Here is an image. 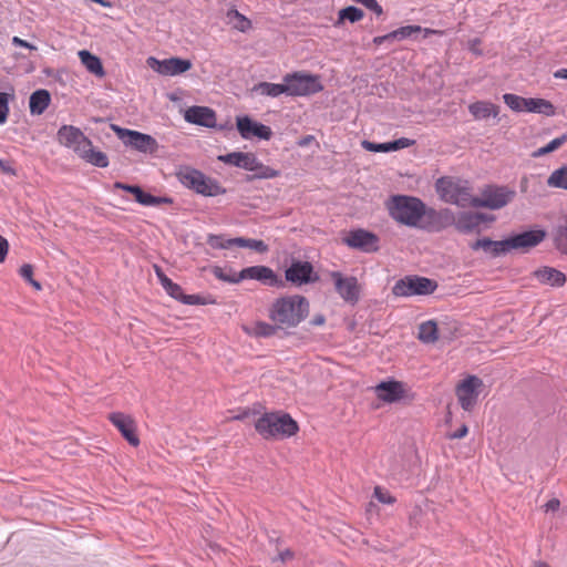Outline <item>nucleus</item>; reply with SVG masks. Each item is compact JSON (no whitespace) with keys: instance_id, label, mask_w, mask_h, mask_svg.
<instances>
[{"instance_id":"nucleus-45","label":"nucleus","mask_w":567,"mask_h":567,"mask_svg":"<svg viewBox=\"0 0 567 567\" xmlns=\"http://www.w3.org/2000/svg\"><path fill=\"white\" fill-rule=\"evenodd\" d=\"M184 305H213L215 300L209 296H200V295H184L182 300Z\"/></svg>"},{"instance_id":"nucleus-19","label":"nucleus","mask_w":567,"mask_h":567,"mask_svg":"<svg viewBox=\"0 0 567 567\" xmlns=\"http://www.w3.org/2000/svg\"><path fill=\"white\" fill-rule=\"evenodd\" d=\"M109 420L131 445L137 446L140 444V439L136 435L135 422L130 415L121 412H113L109 415Z\"/></svg>"},{"instance_id":"nucleus-2","label":"nucleus","mask_w":567,"mask_h":567,"mask_svg":"<svg viewBox=\"0 0 567 567\" xmlns=\"http://www.w3.org/2000/svg\"><path fill=\"white\" fill-rule=\"evenodd\" d=\"M257 433L265 440H284L293 436L298 423L285 412L264 413L255 423Z\"/></svg>"},{"instance_id":"nucleus-51","label":"nucleus","mask_w":567,"mask_h":567,"mask_svg":"<svg viewBox=\"0 0 567 567\" xmlns=\"http://www.w3.org/2000/svg\"><path fill=\"white\" fill-rule=\"evenodd\" d=\"M362 147L369 152L374 153H389L388 144L386 143H374L370 141H363Z\"/></svg>"},{"instance_id":"nucleus-35","label":"nucleus","mask_w":567,"mask_h":567,"mask_svg":"<svg viewBox=\"0 0 567 567\" xmlns=\"http://www.w3.org/2000/svg\"><path fill=\"white\" fill-rule=\"evenodd\" d=\"M254 92H257L261 95L278 97L281 94H286L285 83H270V82H260L252 87Z\"/></svg>"},{"instance_id":"nucleus-18","label":"nucleus","mask_w":567,"mask_h":567,"mask_svg":"<svg viewBox=\"0 0 567 567\" xmlns=\"http://www.w3.org/2000/svg\"><path fill=\"white\" fill-rule=\"evenodd\" d=\"M114 187L117 189H123L125 192H128L134 195L135 200L146 207H154L158 206L161 204H172L173 199L171 197H158L154 196L150 193H145L140 186L137 185H128L124 184L122 182H116L114 184Z\"/></svg>"},{"instance_id":"nucleus-36","label":"nucleus","mask_w":567,"mask_h":567,"mask_svg":"<svg viewBox=\"0 0 567 567\" xmlns=\"http://www.w3.org/2000/svg\"><path fill=\"white\" fill-rule=\"evenodd\" d=\"M228 22L233 24V27L240 31L246 32L251 28V22L248 18L241 14L237 9L233 8L227 11Z\"/></svg>"},{"instance_id":"nucleus-52","label":"nucleus","mask_w":567,"mask_h":567,"mask_svg":"<svg viewBox=\"0 0 567 567\" xmlns=\"http://www.w3.org/2000/svg\"><path fill=\"white\" fill-rule=\"evenodd\" d=\"M567 142V134H564L559 137H556L554 140H551L547 145H546V150L551 153L554 151H556L557 148H559L563 144H565Z\"/></svg>"},{"instance_id":"nucleus-43","label":"nucleus","mask_w":567,"mask_h":567,"mask_svg":"<svg viewBox=\"0 0 567 567\" xmlns=\"http://www.w3.org/2000/svg\"><path fill=\"white\" fill-rule=\"evenodd\" d=\"M254 166L256 167L251 172H255V177L257 178H275L279 175L278 171L267 165H264L261 162L258 161V158H256V164Z\"/></svg>"},{"instance_id":"nucleus-64","label":"nucleus","mask_w":567,"mask_h":567,"mask_svg":"<svg viewBox=\"0 0 567 567\" xmlns=\"http://www.w3.org/2000/svg\"><path fill=\"white\" fill-rule=\"evenodd\" d=\"M549 152L546 150V145L538 148L536 152H535V156H542V155H545V154H548Z\"/></svg>"},{"instance_id":"nucleus-38","label":"nucleus","mask_w":567,"mask_h":567,"mask_svg":"<svg viewBox=\"0 0 567 567\" xmlns=\"http://www.w3.org/2000/svg\"><path fill=\"white\" fill-rule=\"evenodd\" d=\"M235 246L240 248H249L259 254H265L269 249L268 245L264 240L244 237H236Z\"/></svg>"},{"instance_id":"nucleus-7","label":"nucleus","mask_w":567,"mask_h":567,"mask_svg":"<svg viewBox=\"0 0 567 567\" xmlns=\"http://www.w3.org/2000/svg\"><path fill=\"white\" fill-rule=\"evenodd\" d=\"M437 288L433 279L416 275L405 276L399 279L392 287V293L396 297L427 296Z\"/></svg>"},{"instance_id":"nucleus-9","label":"nucleus","mask_w":567,"mask_h":567,"mask_svg":"<svg viewBox=\"0 0 567 567\" xmlns=\"http://www.w3.org/2000/svg\"><path fill=\"white\" fill-rule=\"evenodd\" d=\"M482 386L483 381L476 375H468L457 384L455 392L463 410L472 411L474 409Z\"/></svg>"},{"instance_id":"nucleus-34","label":"nucleus","mask_w":567,"mask_h":567,"mask_svg":"<svg viewBox=\"0 0 567 567\" xmlns=\"http://www.w3.org/2000/svg\"><path fill=\"white\" fill-rule=\"evenodd\" d=\"M417 338L423 343H434L439 339L437 324L433 320H427L419 326Z\"/></svg>"},{"instance_id":"nucleus-61","label":"nucleus","mask_w":567,"mask_h":567,"mask_svg":"<svg viewBox=\"0 0 567 567\" xmlns=\"http://www.w3.org/2000/svg\"><path fill=\"white\" fill-rule=\"evenodd\" d=\"M0 171H2L6 174L16 175V171L12 168V166L0 158Z\"/></svg>"},{"instance_id":"nucleus-25","label":"nucleus","mask_w":567,"mask_h":567,"mask_svg":"<svg viewBox=\"0 0 567 567\" xmlns=\"http://www.w3.org/2000/svg\"><path fill=\"white\" fill-rule=\"evenodd\" d=\"M257 156L254 153L231 152L218 157L225 164L233 165L246 171H252L256 166Z\"/></svg>"},{"instance_id":"nucleus-53","label":"nucleus","mask_w":567,"mask_h":567,"mask_svg":"<svg viewBox=\"0 0 567 567\" xmlns=\"http://www.w3.org/2000/svg\"><path fill=\"white\" fill-rule=\"evenodd\" d=\"M155 274L162 285L163 288L171 285L173 281L163 272L162 268L158 266H155Z\"/></svg>"},{"instance_id":"nucleus-28","label":"nucleus","mask_w":567,"mask_h":567,"mask_svg":"<svg viewBox=\"0 0 567 567\" xmlns=\"http://www.w3.org/2000/svg\"><path fill=\"white\" fill-rule=\"evenodd\" d=\"M78 155L83 158L85 162L96 166V167H107L109 158L105 153L101 151H96L93 147L92 142L89 140V146H85L83 151H80Z\"/></svg>"},{"instance_id":"nucleus-27","label":"nucleus","mask_w":567,"mask_h":567,"mask_svg":"<svg viewBox=\"0 0 567 567\" xmlns=\"http://www.w3.org/2000/svg\"><path fill=\"white\" fill-rule=\"evenodd\" d=\"M468 112L475 120H486L491 116L496 117L499 107L488 101H477L468 105Z\"/></svg>"},{"instance_id":"nucleus-24","label":"nucleus","mask_w":567,"mask_h":567,"mask_svg":"<svg viewBox=\"0 0 567 567\" xmlns=\"http://www.w3.org/2000/svg\"><path fill=\"white\" fill-rule=\"evenodd\" d=\"M377 395L384 402H398L404 396L403 383L399 381H383L375 386Z\"/></svg>"},{"instance_id":"nucleus-33","label":"nucleus","mask_w":567,"mask_h":567,"mask_svg":"<svg viewBox=\"0 0 567 567\" xmlns=\"http://www.w3.org/2000/svg\"><path fill=\"white\" fill-rule=\"evenodd\" d=\"M526 111L543 114L546 116L555 115V106L551 104V102L544 99L528 97Z\"/></svg>"},{"instance_id":"nucleus-40","label":"nucleus","mask_w":567,"mask_h":567,"mask_svg":"<svg viewBox=\"0 0 567 567\" xmlns=\"http://www.w3.org/2000/svg\"><path fill=\"white\" fill-rule=\"evenodd\" d=\"M505 104L515 112L526 111L527 99L513 93H506L503 95Z\"/></svg>"},{"instance_id":"nucleus-44","label":"nucleus","mask_w":567,"mask_h":567,"mask_svg":"<svg viewBox=\"0 0 567 567\" xmlns=\"http://www.w3.org/2000/svg\"><path fill=\"white\" fill-rule=\"evenodd\" d=\"M514 250L511 237L505 238L503 240H494V246H492V255L494 257L505 255Z\"/></svg>"},{"instance_id":"nucleus-57","label":"nucleus","mask_w":567,"mask_h":567,"mask_svg":"<svg viewBox=\"0 0 567 567\" xmlns=\"http://www.w3.org/2000/svg\"><path fill=\"white\" fill-rule=\"evenodd\" d=\"M560 506V502L559 499L557 498H551L549 499L545 505H544V509L546 513H549V512H556L558 511Z\"/></svg>"},{"instance_id":"nucleus-4","label":"nucleus","mask_w":567,"mask_h":567,"mask_svg":"<svg viewBox=\"0 0 567 567\" xmlns=\"http://www.w3.org/2000/svg\"><path fill=\"white\" fill-rule=\"evenodd\" d=\"M388 210L398 223L417 228L422 221L424 203L414 196L394 195L388 203Z\"/></svg>"},{"instance_id":"nucleus-12","label":"nucleus","mask_w":567,"mask_h":567,"mask_svg":"<svg viewBox=\"0 0 567 567\" xmlns=\"http://www.w3.org/2000/svg\"><path fill=\"white\" fill-rule=\"evenodd\" d=\"M146 62L153 71L164 76L179 75L192 68V62L189 60L175 56L164 60L150 56Z\"/></svg>"},{"instance_id":"nucleus-10","label":"nucleus","mask_w":567,"mask_h":567,"mask_svg":"<svg viewBox=\"0 0 567 567\" xmlns=\"http://www.w3.org/2000/svg\"><path fill=\"white\" fill-rule=\"evenodd\" d=\"M454 223V213L449 208L434 209L424 204L422 221L417 228L429 231H440L452 226Z\"/></svg>"},{"instance_id":"nucleus-60","label":"nucleus","mask_w":567,"mask_h":567,"mask_svg":"<svg viewBox=\"0 0 567 567\" xmlns=\"http://www.w3.org/2000/svg\"><path fill=\"white\" fill-rule=\"evenodd\" d=\"M365 8H368L369 10H371L372 12H374L377 16H381L383 14V9L382 7L378 3L377 0H372L369 6H367Z\"/></svg>"},{"instance_id":"nucleus-8","label":"nucleus","mask_w":567,"mask_h":567,"mask_svg":"<svg viewBox=\"0 0 567 567\" xmlns=\"http://www.w3.org/2000/svg\"><path fill=\"white\" fill-rule=\"evenodd\" d=\"M112 128L126 146H131L134 150L143 153H154L158 147L156 140L148 134L122 128L117 125H112Z\"/></svg>"},{"instance_id":"nucleus-13","label":"nucleus","mask_w":567,"mask_h":567,"mask_svg":"<svg viewBox=\"0 0 567 567\" xmlns=\"http://www.w3.org/2000/svg\"><path fill=\"white\" fill-rule=\"evenodd\" d=\"M343 243L350 248L368 254L379 249V237L362 228L350 230L343 238Z\"/></svg>"},{"instance_id":"nucleus-16","label":"nucleus","mask_w":567,"mask_h":567,"mask_svg":"<svg viewBox=\"0 0 567 567\" xmlns=\"http://www.w3.org/2000/svg\"><path fill=\"white\" fill-rule=\"evenodd\" d=\"M285 275L286 279L296 286H302L318 280V276L313 272V267L309 261H293L290 267L287 268Z\"/></svg>"},{"instance_id":"nucleus-63","label":"nucleus","mask_w":567,"mask_h":567,"mask_svg":"<svg viewBox=\"0 0 567 567\" xmlns=\"http://www.w3.org/2000/svg\"><path fill=\"white\" fill-rule=\"evenodd\" d=\"M326 321L324 317L322 315H317L312 318L311 324L313 326H321Z\"/></svg>"},{"instance_id":"nucleus-30","label":"nucleus","mask_w":567,"mask_h":567,"mask_svg":"<svg viewBox=\"0 0 567 567\" xmlns=\"http://www.w3.org/2000/svg\"><path fill=\"white\" fill-rule=\"evenodd\" d=\"M51 102V95L47 90L34 91L29 101L30 112L34 115L42 114Z\"/></svg>"},{"instance_id":"nucleus-21","label":"nucleus","mask_w":567,"mask_h":567,"mask_svg":"<svg viewBox=\"0 0 567 567\" xmlns=\"http://www.w3.org/2000/svg\"><path fill=\"white\" fill-rule=\"evenodd\" d=\"M331 277L334 280L337 292L342 299L349 302H357L359 299L358 281L354 277H342L338 271H333Z\"/></svg>"},{"instance_id":"nucleus-58","label":"nucleus","mask_w":567,"mask_h":567,"mask_svg":"<svg viewBox=\"0 0 567 567\" xmlns=\"http://www.w3.org/2000/svg\"><path fill=\"white\" fill-rule=\"evenodd\" d=\"M172 298L178 300L182 302L183 298H184V291H183V288L179 286V285H175V287H173L172 291H169L168 293Z\"/></svg>"},{"instance_id":"nucleus-54","label":"nucleus","mask_w":567,"mask_h":567,"mask_svg":"<svg viewBox=\"0 0 567 567\" xmlns=\"http://www.w3.org/2000/svg\"><path fill=\"white\" fill-rule=\"evenodd\" d=\"M11 41H12V44L16 47H22V48H25L29 50H37L35 45H33L32 43H30L19 37H13Z\"/></svg>"},{"instance_id":"nucleus-59","label":"nucleus","mask_w":567,"mask_h":567,"mask_svg":"<svg viewBox=\"0 0 567 567\" xmlns=\"http://www.w3.org/2000/svg\"><path fill=\"white\" fill-rule=\"evenodd\" d=\"M467 433H468V427L466 425H462L457 431L452 433L450 435V437L453 440L463 439L464 436L467 435Z\"/></svg>"},{"instance_id":"nucleus-22","label":"nucleus","mask_w":567,"mask_h":567,"mask_svg":"<svg viewBox=\"0 0 567 567\" xmlns=\"http://www.w3.org/2000/svg\"><path fill=\"white\" fill-rule=\"evenodd\" d=\"M544 229H532L511 236L514 250H529L546 238Z\"/></svg>"},{"instance_id":"nucleus-1","label":"nucleus","mask_w":567,"mask_h":567,"mask_svg":"<svg viewBox=\"0 0 567 567\" xmlns=\"http://www.w3.org/2000/svg\"><path fill=\"white\" fill-rule=\"evenodd\" d=\"M309 313V302L302 296H288L277 299L269 309V318L279 328H295Z\"/></svg>"},{"instance_id":"nucleus-6","label":"nucleus","mask_w":567,"mask_h":567,"mask_svg":"<svg viewBox=\"0 0 567 567\" xmlns=\"http://www.w3.org/2000/svg\"><path fill=\"white\" fill-rule=\"evenodd\" d=\"M282 80L288 96H307L323 90L320 76L316 74L292 72L287 73Z\"/></svg>"},{"instance_id":"nucleus-49","label":"nucleus","mask_w":567,"mask_h":567,"mask_svg":"<svg viewBox=\"0 0 567 567\" xmlns=\"http://www.w3.org/2000/svg\"><path fill=\"white\" fill-rule=\"evenodd\" d=\"M414 143H415L414 140H410L406 137H401V138L392 141V142H386L389 152H394V151L410 147V146L414 145Z\"/></svg>"},{"instance_id":"nucleus-62","label":"nucleus","mask_w":567,"mask_h":567,"mask_svg":"<svg viewBox=\"0 0 567 567\" xmlns=\"http://www.w3.org/2000/svg\"><path fill=\"white\" fill-rule=\"evenodd\" d=\"M555 79H565L567 80V69H558L554 72Z\"/></svg>"},{"instance_id":"nucleus-17","label":"nucleus","mask_w":567,"mask_h":567,"mask_svg":"<svg viewBox=\"0 0 567 567\" xmlns=\"http://www.w3.org/2000/svg\"><path fill=\"white\" fill-rule=\"evenodd\" d=\"M58 138L61 144L73 148L76 154L83 151L85 146H89V138L80 128L72 125L61 126L58 131Z\"/></svg>"},{"instance_id":"nucleus-42","label":"nucleus","mask_w":567,"mask_h":567,"mask_svg":"<svg viewBox=\"0 0 567 567\" xmlns=\"http://www.w3.org/2000/svg\"><path fill=\"white\" fill-rule=\"evenodd\" d=\"M207 244L214 249H228L235 246V238H226L224 235H209Z\"/></svg>"},{"instance_id":"nucleus-39","label":"nucleus","mask_w":567,"mask_h":567,"mask_svg":"<svg viewBox=\"0 0 567 567\" xmlns=\"http://www.w3.org/2000/svg\"><path fill=\"white\" fill-rule=\"evenodd\" d=\"M550 187L567 189V166L555 169L547 179Z\"/></svg>"},{"instance_id":"nucleus-11","label":"nucleus","mask_w":567,"mask_h":567,"mask_svg":"<svg viewBox=\"0 0 567 567\" xmlns=\"http://www.w3.org/2000/svg\"><path fill=\"white\" fill-rule=\"evenodd\" d=\"M515 193L507 187L488 186L482 192V197H476L474 207H485L489 209H499L506 206L514 197Z\"/></svg>"},{"instance_id":"nucleus-50","label":"nucleus","mask_w":567,"mask_h":567,"mask_svg":"<svg viewBox=\"0 0 567 567\" xmlns=\"http://www.w3.org/2000/svg\"><path fill=\"white\" fill-rule=\"evenodd\" d=\"M492 246H494V240L489 238L477 239L470 245L472 250L483 249L486 252H492Z\"/></svg>"},{"instance_id":"nucleus-37","label":"nucleus","mask_w":567,"mask_h":567,"mask_svg":"<svg viewBox=\"0 0 567 567\" xmlns=\"http://www.w3.org/2000/svg\"><path fill=\"white\" fill-rule=\"evenodd\" d=\"M364 13L361 9L350 6L339 11L338 20L334 23L336 27H339L343 23L344 20L350 21L351 23L358 22L363 18Z\"/></svg>"},{"instance_id":"nucleus-32","label":"nucleus","mask_w":567,"mask_h":567,"mask_svg":"<svg viewBox=\"0 0 567 567\" xmlns=\"http://www.w3.org/2000/svg\"><path fill=\"white\" fill-rule=\"evenodd\" d=\"M79 58L81 63L85 66V69L94 75L103 76L104 70L101 63V60L86 50H81L79 52Z\"/></svg>"},{"instance_id":"nucleus-20","label":"nucleus","mask_w":567,"mask_h":567,"mask_svg":"<svg viewBox=\"0 0 567 567\" xmlns=\"http://www.w3.org/2000/svg\"><path fill=\"white\" fill-rule=\"evenodd\" d=\"M243 280L252 279L270 287H277L281 284L277 274L267 266H250L240 270Z\"/></svg>"},{"instance_id":"nucleus-48","label":"nucleus","mask_w":567,"mask_h":567,"mask_svg":"<svg viewBox=\"0 0 567 567\" xmlns=\"http://www.w3.org/2000/svg\"><path fill=\"white\" fill-rule=\"evenodd\" d=\"M373 495L382 504L391 505L395 503V498L381 486L374 487Z\"/></svg>"},{"instance_id":"nucleus-29","label":"nucleus","mask_w":567,"mask_h":567,"mask_svg":"<svg viewBox=\"0 0 567 567\" xmlns=\"http://www.w3.org/2000/svg\"><path fill=\"white\" fill-rule=\"evenodd\" d=\"M422 31V28L420 25H405L385 35L375 37L373 39V42L378 45L386 42V41H393V40H403L409 37H411L414 33H419Z\"/></svg>"},{"instance_id":"nucleus-23","label":"nucleus","mask_w":567,"mask_h":567,"mask_svg":"<svg viewBox=\"0 0 567 567\" xmlns=\"http://www.w3.org/2000/svg\"><path fill=\"white\" fill-rule=\"evenodd\" d=\"M184 117L192 124L209 128L216 126V113L207 106H190L186 110Z\"/></svg>"},{"instance_id":"nucleus-41","label":"nucleus","mask_w":567,"mask_h":567,"mask_svg":"<svg viewBox=\"0 0 567 567\" xmlns=\"http://www.w3.org/2000/svg\"><path fill=\"white\" fill-rule=\"evenodd\" d=\"M213 274L217 279L225 281V282L239 284L240 281H243V278L239 277L240 271L237 272L231 269L226 271L225 269H223L220 267H215L213 270Z\"/></svg>"},{"instance_id":"nucleus-3","label":"nucleus","mask_w":567,"mask_h":567,"mask_svg":"<svg viewBox=\"0 0 567 567\" xmlns=\"http://www.w3.org/2000/svg\"><path fill=\"white\" fill-rule=\"evenodd\" d=\"M435 190L444 203L462 208L474 207L475 196L468 181L452 176L440 177L435 182Z\"/></svg>"},{"instance_id":"nucleus-31","label":"nucleus","mask_w":567,"mask_h":567,"mask_svg":"<svg viewBox=\"0 0 567 567\" xmlns=\"http://www.w3.org/2000/svg\"><path fill=\"white\" fill-rule=\"evenodd\" d=\"M279 329L278 324H270L265 321H256L250 326L244 327L247 334L255 338H268L276 334Z\"/></svg>"},{"instance_id":"nucleus-55","label":"nucleus","mask_w":567,"mask_h":567,"mask_svg":"<svg viewBox=\"0 0 567 567\" xmlns=\"http://www.w3.org/2000/svg\"><path fill=\"white\" fill-rule=\"evenodd\" d=\"M295 556L293 551L290 549H285L278 554L276 558L272 559V561L280 560L281 563H286L290 559H292Z\"/></svg>"},{"instance_id":"nucleus-46","label":"nucleus","mask_w":567,"mask_h":567,"mask_svg":"<svg viewBox=\"0 0 567 567\" xmlns=\"http://www.w3.org/2000/svg\"><path fill=\"white\" fill-rule=\"evenodd\" d=\"M19 274L24 280H27L30 285H32L37 290L41 289L40 282L33 279V267L30 264L22 265L20 267Z\"/></svg>"},{"instance_id":"nucleus-14","label":"nucleus","mask_w":567,"mask_h":567,"mask_svg":"<svg viewBox=\"0 0 567 567\" xmlns=\"http://www.w3.org/2000/svg\"><path fill=\"white\" fill-rule=\"evenodd\" d=\"M237 130L240 136L245 140H251L258 137L260 140L268 141L272 136V131L269 126L252 121L249 116H237L236 118Z\"/></svg>"},{"instance_id":"nucleus-56","label":"nucleus","mask_w":567,"mask_h":567,"mask_svg":"<svg viewBox=\"0 0 567 567\" xmlns=\"http://www.w3.org/2000/svg\"><path fill=\"white\" fill-rule=\"evenodd\" d=\"M9 250L8 240L0 235V262L4 261Z\"/></svg>"},{"instance_id":"nucleus-26","label":"nucleus","mask_w":567,"mask_h":567,"mask_svg":"<svg viewBox=\"0 0 567 567\" xmlns=\"http://www.w3.org/2000/svg\"><path fill=\"white\" fill-rule=\"evenodd\" d=\"M534 277L542 284H546L553 287H561L566 282V276L564 272L551 268L543 267L534 271Z\"/></svg>"},{"instance_id":"nucleus-5","label":"nucleus","mask_w":567,"mask_h":567,"mask_svg":"<svg viewBox=\"0 0 567 567\" xmlns=\"http://www.w3.org/2000/svg\"><path fill=\"white\" fill-rule=\"evenodd\" d=\"M176 177L184 187L205 197H215L226 193V188L217 179L206 176L190 166L181 167L176 172Z\"/></svg>"},{"instance_id":"nucleus-47","label":"nucleus","mask_w":567,"mask_h":567,"mask_svg":"<svg viewBox=\"0 0 567 567\" xmlns=\"http://www.w3.org/2000/svg\"><path fill=\"white\" fill-rule=\"evenodd\" d=\"M10 94L0 92V124H4L10 112L9 109Z\"/></svg>"},{"instance_id":"nucleus-15","label":"nucleus","mask_w":567,"mask_h":567,"mask_svg":"<svg viewBox=\"0 0 567 567\" xmlns=\"http://www.w3.org/2000/svg\"><path fill=\"white\" fill-rule=\"evenodd\" d=\"M494 220L493 216H488L484 213H472V212H462L454 215V223L453 225L455 228L463 234H471V233H480V226L484 223H491Z\"/></svg>"}]
</instances>
